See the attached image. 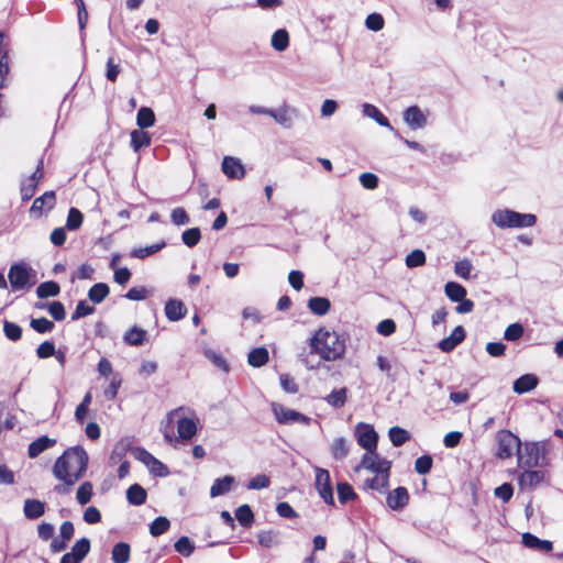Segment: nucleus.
<instances>
[{"mask_svg":"<svg viewBox=\"0 0 563 563\" xmlns=\"http://www.w3.org/2000/svg\"><path fill=\"white\" fill-rule=\"evenodd\" d=\"M88 461V454L82 446L68 448L56 459L52 470L53 475L65 486H73L85 475Z\"/></svg>","mask_w":563,"mask_h":563,"instance_id":"1","label":"nucleus"},{"mask_svg":"<svg viewBox=\"0 0 563 563\" xmlns=\"http://www.w3.org/2000/svg\"><path fill=\"white\" fill-rule=\"evenodd\" d=\"M311 353L324 361H336L345 353V341L335 331L320 328L309 340Z\"/></svg>","mask_w":563,"mask_h":563,"instance_id":"2","label":"nucleus"},{"mask_svg":"<svg viewBox=\"0 0 563 563\" xmlns=\"http://www.w3.org/2000/svg\"><path fill=\"white\" fill-rule=\"evenodd\" d=\"M492 222L499 229L530 228L537 223L533 213H520L511 209H497L492 213Z\"/></svg>","mask_w":563,"mask_h":563,"instance_id":"3","label":"nucleus"},{"mask_svg":"<svg viewBox=\"0 0 563 563\" xmlns=\"http://www.w3.org/2000/svg\"><path fill=\"white\" fill-rule=\"evenodd\" d=\"M545 442H526L521 443L518 450V466L521 468H532L548 464V448Z\"/></svg>","mask_w":563,"mask_h":563,"instance_id":"4","label":"nucleus"},{"mask_svg":"<svg viewBox=\"0 0 563 563\" xmlns=\"http://www.w3.org/2000/svg\"><path fill=\"white\" fill-rule=\"evenodd\" d=\"M8 278L13 291L31 288L36 284V272L26 263H14L10 266Z\"/></svg>","mask_w":563,"mask_h":563,"instance_id":"5","label":"nucleus"},{"mask_svg":"<svg viewBox=\"0 0 563 563\" xmlns=\"http://www.w3.org/2000/svg\"><path fill=\"white\" fill-rule=\"evenodd\" d=\"M497 452L496 456L500 460L511 457L515 453L518 456V450H520L521 441L509 430H500L497 435Z\"/></svg>","mask_w":563,"mask_h":563,"instance_id":"6","label":"nucleus"},{"mask_svg":"<svg viewBox=\"0 0 563 563\" xmlns=\"http://www.w3.org/2000/svg\"><path fill=\"white\" fill-rule=\"evenodd\" d=\"M361 468L368 470L376 474H390L391 462L380 457L378 453L375 451L366 452L362 459L360 464L355 467V471H360Z\"/></svg>","mask_w":563,"mask_h":563,"instance_id":"7","label":"nucleus"},{"mask_svg":"<svg viewBox=\"0 0 563 563\" xmlns=\"http://www.w3.org/2000/svg\"><path fill=\"white\" fill-rule=\"evenodd\" d=\"M355 438L361 448L366 452L375 451L378 443V434L374 427L364 422L355 426Z\"/></svg>","mask_w":563,"mask_h":563,"instance_id":"8","label":"nucleus"},{"mask_svg":"<svg viewBox=\"0 0 563 563\" xmlns=\"http://www.w3.org/2000/svg\"><path fill=\"white\" fill-rule=\"evenodd\" d=\"M134 456L142 462L154 476L165 477L169 474L168 467L145 449L135 448Z\"/></svg>","mask_w":563,"mask_h":563,"instance_id":"9","label":"nucleus"},{"mask_svg":"<svg viewBox=\"0 0 563 563\" xmlns=\"http://www.w3.org/2000/svg\"><path fill=\"white\" fill-rule=\"evenodd\" d=\"M273 413L276 420L282 424L301 423L309 424L311 419L303 413L289 409L280 404H273Z\"/></svg>","mask_w":563,"mask_h":563,"instance_id":"10","label":"nucleus"},{"mask_svg":"<svg viewBox=\"0 0 563 563\" xmlns=\"http://www.w3.org/2000/svg\"><path fill=\"white\" fill-rule=\"evenodd\" d=\"M316 488L325 504L334 505L330 473L327 470L316 467Z\"/></svg>","mask_w":563,"mask_h":563,"instance_id":"11","label":"nucleus"},{"mask_svg":"<svg viewBox=\"0 0 563 563\" xmlns=\"http://www.w3.org/2000/svg\"><path fill=\"white\" fill-rule=\"evenodd\" d=\"M404 121L411 130L423 129L427 125V115L418 106H410L404 111Z\"/></svg>","mask_w":563,"mask_h":563,"instance_id":"12","label":"nucleus"},{"mask_svg":"<svg viewBox=\"0 0 563 563\" xmlns=\"http://www.w3.org/2000/svg\"><path fill=\"white\" fill-rule=\"evenodd\" d=\"M222 172L231 179H241L244 177L245 169L240 159L225 156L221 165Z\"/></svg>","mask_w":563,"mask_h":563,"instance_id":"13","label":"nucleus"},{"mask_svg":"<svg viewBox=\"0 0 563 563\" xmlns=\"http://www.w3.org/2000/svg\"><path fill=\"white\" fill-rule=\"evenodd\" d=\"M464 339H465V330L462 325H457L454 328V330L452 331V333L449 336L442 339L439 342L438 347L442 352L449 353V352L453 351L461 342H463Z\"/></svg>","mask_w":563,"mask_h":563,"instance_id":"14","label":"nucleus"},{"mask_svg":"<svg viewBox=\"0 0 563 563\" xmlns=\"http://www.w3.org/2000/svg\"><path fill=\"white\" fill-rule=\"evenodd\" d=\"M271 117L283 128L291 129L294 126V119L297 117V110L289 107H283L277 110L273 109Z\"/></svg>","mask_w":563,"mask_h":563,"instance_id":"15","label":"nucleus"},{"mask_svg":"<svg viewBox=\"0 0 563 563\" xmlns=\"http://www.w3.org/2000/svg\"><path fill=\"white\" fill-rule=\"evenodd\" d=\"M409 500V494L407 488L399 486L388 494L386 501L389 508L393 510L402 509Z\"/></svg>","mask_w":563,"mask_h":563,"instance_id":"16","label":"nucleus"},{"mask_svg":"<svg viewBox=\"0 0 563 563\" xmlns=\"http://www.w3.org/2000/svg\"><path fill=\"white\" fill-rule=\"evenodd\" d=\"M522 544L528 549L538 550L540 552H551L553 544L549 540L539 539L537 536L526 532L521 537Z\"/></svg>","mask_w":563,"mask_h":563,"instance_id":"17","label":"nucleus"},{"mask_svg":"<svg viewBox=\"0 0 563 563\" xmlns=\"http://www.w3.org/2000/svg\"><path fill=\"white\" fill-rule=\"evenodd\" d=\"M56 439H52L47 435H42L29 444L27 454L31 459H35L47 449L53 448L56 444Z\"/></svg>","mask_w":563,"mask_h":563,"instance_id":"18","label":"nucleus"},{"mask_svg":"<svg viewBox=\"0 0 563 563\" xmlns=\"http://www.w3.org/2000/svg\"><path fill=\"white\" fill-rule=\"evenodd\" d=\"M186 307L179 299H168L165 303V316L169 321H179L186 314Z\"/></svg>","mask_w":563,"mask_h":563,"instance_id":"19","label":"nucleus"},{"mask_svg":"<svg viewBox=\"0 0 563 563\" xmlns=\"http://www.w3.org/2000/svg\"><path fill=\"white\" fill-rule=\"evenodd\" d=\"M539 379L533 374H525L514 382L512 389L516 394H526L538 386Z\"/></svg>","mask_w":563,"mask_h":563,"instance_id":"20","label":"nucleus"},{"mask_svg":"<svg viewBox=\"0 0 563 563\" xmlns=\"http://www.w3.org/2000/svg\"><path fill=\"white\" fill-rule=\"evenodd\" d=\"M542 478L543 474L541 472L528 468L519 475L518 484L523 490L532 489L542 481Z\"/></svg>","mask_w":563,"mask_h":563,"instance_id":"21","label":"nucleus"},{"mask_svg":"<svg viewBox=\"0 0 563 563\" xmlns=\"http://www.w3.org/2000/svg\"><path fill=\"white\" fill-rule=\"evenodd\" d=\"M23 514L26 519L34 520L45 514V503L38 499H25L23 506Z\"/></svg>","mask_w":563,"mask_h":563,"instance_id":"22","label":"nucleus"},{"mask_svg":"<svg viewBox=\"0 0 563 563\" xmlns=\"http://www.w3.org/2000/svg\"><path fill=\"white\" fill-rule=\"evenodd\" d=\"M234 481V477L231 475H225L221 478L214 479L210 488V496L214 498L229 493L232 489Z\"/></svg>","mask_w":563,"mask_h":563,"instance_id":"23","label":"nucleus"},{"mask_svg":"<svg viewBox=\"0 0 563 563\" xmlns=\"http://www.w3.org/2000/svg\"><path fill=\"white\" fill-rule=\"evenodd\" d=\"M197 430V423L194 419L181 418L177 421V432L183 440H190L196 435Z\"/></svg>","mask_w":563,"mask_h":563,"instance_id":"24","label":"nucleus"},{"mask_svg":"<svg viewBox=\"0 0 563 563\" xmlns=\"http://www.w3.org/2000/svg\"><path fill=\"white\" fill-rule=\"evenodd\" d=\"M55 205V192L45 191L42 196L34 199L30 211L32 213L42 214L43 208L46 206L47 209H52Z\"/></svg>","mask_w":563,"mask_h":563,"instance_id":"25","label":"nucleus"},{"mask_svg":"<svg viewBox=\"0 0 563 563\" xmlns=\"http://www.w3.org/2000/svg\"><path fill=\"white\" fill-rule=\"evenodd\" d=\"M362 112L365 117L371 118L377 122L380 126L394 130L388 119L379 111L377 107L371 103H363Z\"/></svg>","mask_w":563,"mask_h":563,"instance_id":"26","label":"nucleus"},{"mask_svg":"<svg viewBox=\"0 0 563 563\" xmlns=\"http://www.w3.org/2000/svg\"><path fill=\"white\" fill-rule=\"evenodd\" d=\"M146 498L147 493L140 484H133L126 489V500L133 506L145 504Z\"/></svg>","mask_w":563,"mask_h":563,"instance_id":"27","label":"nucleus"},{"mask_svg":"<svg viewBox=\"0 0 563 563\" xmlns=\"http://www.w3.org/2000/svg\"><path fill=\"white\" fill-rule=\"evenodd\" d=\"M269 360V354L266 347H255L250 351L247 355V363L252 367H261L265 365Z\"/></svg>","mask_w":563,"mask_h":563,"instance_id":"28","label":"nucleus"},{"mask_svg":"<svg viewBox=\"0 0 563 563\" xmlns=\"http://www.w3.org/2000/svg\"><path fill=\"white\" fill-rule=\"evenodd\" d=\"M331 302L325 297H311L308 300V308L316 316H324L329 312Z\"/></svg>","mask_w":563,"mask_h":563,"instance_id":"29","label":"nucleus"},{"mask_svg":"<svg viewBox=\"0 0 563 563\" xmlns=\"http://www.w3.org/2000/svg\"><path fill=\"white\" fill-rule=\"evenodd\" d=\"M444 292L453 302L461 301L467 294L466 288L456 282H448L444 286Z\"/></svg>","mask_w":563,"mask_h":563,"instance_id":"30","label":"nucleus"},{"mask_svg":"<svg viewBox=\"0 0 563 563\" xmlns=\"http://www.w3.org/2000/svg\"><path fill=\"white\" fill-rule=\"evenodd\" d=\"M350 452V445L345 438L340 437L336 438L331 444V454L334 460L342 461L344 460Z\"/></svg>","mask_w":563,"mask_h":563,"instance_id":"31","label":"nucleus"},{"mask_svg":"<svg viewBox=\"0 0 563 563\" xmlns=\"http://www.w3.org/2000/svg\"><path fill=\"white\" fill-rule=\"evenodd\" d=\"M110 292V288L106 283H97L88 290V298L93 303H101Z\"/></svg>","mask_w":563,"mask_h":563,"instance_id":"32","label":"nucleus"},{"mask_svg":"<svg viewBox=\"0 0 563 563\" xmlns=\"http://www.w3.org/2000/svg\"><path fill=\"white\" fill-rule=\"evenodd\" d=\"M272 47L277 52H284L289 45V34L285 29L275 31L271 38Z\"/></svg>","mask_w":563,"mask_h":563,"instance_id":"33","label":"nucleus"},{"mask_svg":"<svg viewBox=\"0 0 563 563\" xmlns=\"http://www.w3.org/2000/svg\"><path fill=\"white\" fill-rule=\"evenodd\" d=\"M155 114L154 111L148 107H141L136 114V124L140 129H147L154 125Z\"/></svg>","mask_w":563,"mask_h":563,"instance_id":"34","label":"nucleus"},{"mask_svg":"<svg viewBox=\"0 0 563 563\" xmlns=\"http://www.w3.org/2000/svg\"><path fill=\"white\" fill-rule=\"evenodd\" d=\"M60 292L59 285L54 280H48L40 284L36 288V295L38 298L44 299L48 297H56Z\"/></svg>","mask_w":563,"mask_h":563,"instance_id":"35","label":"nucleus"},{"mask_svg":"<svg viewBox=\"0 0 563 563\" xmlns=\"http://www.w3.org/2000/svg\"><path fill=\"white\" fill-rule=\"evenodd\" d=\"M151 144V135L141 130H134L131 132V146L137 152L142 147L148 146Z\"/></svg>","mask_w":563,"mask_h":563,"instance_id":"36","label":"nucleus"},{"mask_svg":"<svg viewBox=\"0 0 563 563\" xmlns=\"http://www.w3.org/2000/svg\"><path fill=\"white\" fill-rule=\"evenodd\" d=\"M146 331L139 328V327H132L129 329L124 334V341L133 346L142 345L145 341Z\"/></svg>","mask_w":563,"mask_h":563,"instance_id":"37","label":"nucleus"},{"mask_svg":"<svg viewBox=\"0 0 563 563\" xmlns=\"http://www.w3.org/2000/svg\"><path fill=\"white\" fill-rule=\"evenodd\" d=\"M388 479L389 475L387 474H376L375 477L366 479L364 486L379 493H385L388 487Z\"/></svg>","mask_w":563,"mask_h":563,"instance_id":"38","label":"nucleus"},{"mask_svg":"<svg viewBox=\"0 0 563 563\" xmlns=\"http://www.w3.org/2000/svg\"><path fill=\"white\" fill-rule=\"evenodd\" d=\"M388 437L396 448L404 445L410 439L409 432L400 427H391L388 430Z\"/></svg>","mask_w":563,"mask_h":563,"instance_id":"39","label":"nucleus"},{"mask_svg":"<svg viewBox=\"0 0 563 563\" xmlns=\"http://www.w3.org/2000/svg\"><path fill=\"white\" fill-rule=\"evenodd\" d=\"M235 518L242 527L249 528L254 521V514L251 507L244 504L236 508Z\"/></svg>","mask_w":563,"mask_h":563,"instance_id":"40","label":"nucleus"},{"mask_svg":"<svg viewBox=\"0 0 563 563\" xmlns=\"http://www.w3.org/2000/svg\"><path fill=\"white\" fill-rule=\"evenodd\" d=\"M130 559V545L125 542L114 544L112 549L113 563H128Z\"/></svg>","mask_w":563,"mask_h":563,"instance_id":"41","label":"nucleus"},{"mask_svg":"<svg viewBox=\"0 0 563 563\" xmlns=\"http://www.w3.org/2000/svg\"><path fill=\"white\" fill-rule=\"evenodd\" d=\"M90 540L84 537L74 543L70 553L74 556H76L79 561H82L90 552Z\"/></svg>","mask_w":563,"mask_h":563,"instance_id":"42","label":"nucleus"},{"mask_svg":"<svg viewBox=\"0 0 563 563\" xmlns=\"http://www.w3.org/2000/svg\"><path fill=\"white\" fill-rule=\"evenodd\" d=\"M347 397V389L342 387L340 389L332 390L325 398L327 402L334 407L340 408L343 407Z\"/></svg>","mask_w":563,"mask_h":563,"instance_id":"43","label":"nucleus"},{"mask_svg":"<svg viewBox=\"0 0 563 563\" xmlns=\"http://www.w3.org/2000/svg\"><path fill=\"white\" fill-rule=\"evenodd\" d=\"M165 245H166L165 241H161L159 243L152 244L150 246L134 249L131 253V256H133L135 258H145V257L153 255L156 252L161 251L162 249L165 247Z\"/></svg>","mask_w":563,"mask_h":563,"instance_id":"44","label":"nucleus"},{"mask_svg":"<svg viewBox=\"0 0 563 563\" xmlns=\"http://www.w3.org/2000/svg\"><path fill=\"white\" fill-rule=\"evenodd\" d=\"M84 221V216L81 211L77 208L71 207L68 211L66 228L69 231H75L80 228Z\"/></svg>","mask_w":563,"mask_h":563,"instance_id":"45","label":"nucleus"},{"mask_svg":"<svg viewBox=\"0 0 563 563\" xmlns=\"http://www.w3.org/2000/svg\"><path fill=\"white\" fill-rule=\"evenodd\" d=\"M170 527V522L166 517L159 516L155 518L150 525V533L153 537H158L165 533Z\"/></svg>","mask_w":563,"mask_h":563,"instance_id":"46","label":"nucleus"},{"mask_svg":"<svg viewBox=\"0 0 563 563\" xmlns=\"http://www.w3.org/2000/svg\"><path fill=\"white\" fill-rule=\"evenodd\" d=\"M338 498L341 504H346L350 500L356 498V494L354 493L352 486L346 483H339L336 486Z\"/></svg>","mask_w":563,"mask_h":563,"instance_id":"47","label":"nucleus"},{"mask_svg":"<svg viewBox=\"0 0 563 563\" xmlns=\"http://www.w3.org/2000/svg\"><path fill=\"white\" fill-rule=\"evenodd\" d=\"M201 239V232L199 228H190L183 232L181 241L188 247L196 246Z\"/></svg>","mask_w":563,"mask_h":563,"instance_id":"48","label":"nucleus"},{"mask_svg":"<svg viewBox=\"0 0 563 563\" xmlns=\"http://www.w3.org/2000/svg\"><path fill=\"white\" fill-rule=\"evenodd\" d=\"M30 327L37 333H47L54 329L55 324L53 321L42 317L32 318L30 321Z\"/></svg>","mask_w":563,"mask_h":563,"instance_id":"49","label":"nucleus"},{"mask_svg":"<svg viewBox=\"0 0 563 563\" xmlns=\"http://www.w3.org/2000/svg\"><path fill=\"white\" fill-rule=\"evenodd\" d=\"M3 332L5 338L13 342L19 341L22 336V328L8 320H4L3 322Z\"/></svg>","mask_w":563,"mask_h":563,"instance_id":"50","label":"nucleus"},{"mask_svg":"<svg viewBox=\"0 0 563 563\" xmlns=\"http://www.w3.org/2000/svg\"><path fill=\"white\" fill-rule=\"evenodd\" d=\"M405 262L409 268L422 266L426 263V254L422 250H413L406 256Z\"/></svg>","mask_w":563,"mask_h":563,"instance_id":"51","label":"nucleus"},{"mask_svg":"<svg viewBox=\"0 0 563 563\" xmlns=\"http://www.w3.org/2000/svg\"><path fill=\"white\" fill-rule=\"evenodd\" d=\"M472 269H473V264L467 258L457 261L454 264V273L456 276H459L462 279H470Z\"/></svg>","mask_w":563,"mask_h":563,"instance_id":"52","label":"nucleus"},{"mask_svg":"<svg viewBox=\"0 0 563 563\" xmlns=\"http://www.w3.org/2000/svg\"><path fill=\"white\" fill-rule=\"evenodd\" d=\"M175 551L184 556H189L192 554L195 550V544L191 542V540L188 537H180L175 542Z\"/></svg>","mask_w":563,"mask_h":563,"instance_id":"53","label":"nucleus"},{"mask_svg":"<svg viewBox=\"0 0 563 563\" xmlns=\"http://www.w3.org/2000/svg\"><path fill=\"white\" fill-rule=\"evenodd\" d=\"M433 465V459L431 455H422L418 457L415 462V471L420 475L428 474Z\"/></svg>","mask_w":563,"mask_h":563,"instance_id":"54","label":"nucleus"},{"mask_svg":"<svg viewBox=\"0 0 563 563\" xmlns=\"http://www.w3.org/2000/svg\"><path fill=\"white\" fill-rule=\"evenodd\" d=\"M92 496V484L84 482L77 489L76 498L80 505H86L90 501Z\"/></svg>","mask_w":563,"mask_h":563,"instance_id":"55","label":"nucleus"},{"mask_svg":"<svg viewBox=\"0 0 563 563\" xmlns=\"http://www.w3.org/2000/svg\"><path fill=\"white\" fill-rule=\"evenodd\" d=\"M384 24V18L382 16V14L376 12L368 14L365 20L366 27L374 32L383 30Z\"/></svg>","mask_w":563,"mask_h":563,"instance_id":"56","label":"nucleus"},{"mask_svg":"<svg viewBox=\"0 0 563 563\" xmlns=\"http://www.w3.org/2000/svg\"><path fill=\"white\" fill-rule=\"evenodd\" d=\"M37 186L38 185L27 180L26 178L22 179L20 185V194L22 201L30 200L35 195Z\"/></svg>","mask_w":563,"mask_h":563,"instance_id":"57","label":"nucleus"},{"mask_svg":"<svg viewBox=\"0 0 563 563\" xmlns=\"http://www.w3.org/2000/svg\"><path fill=\"white\" fill-rule=\"evenodd\" d=\"M47 311L56 321H62L66 317L65 307L60 301H52L47 303Z\"/></svg>","mask_w":563,"mask_h":563,"instance_id":"58","label":"nucleus"},{"mask_svg":"<svg viewBox=\"0 0 563 563\" xmlns=\"http://www.w3.org/2000/svg\"><path fill=\"white\" fill-rule=\"evenodd\" d=\"M93 312H95V307L89 306L85 300H80L77 303L76 309L71 314V320L73 321L79 320L80 318L92 314Z\"/></svg>","mask_w":563,"mask_h":563,"instance_id":"59","label":"nucleus"},{"mask_svg":"<svg viewBox=\"0 0 563 563\" xmlns=\"http://www.w3.org/2000/svg\"><path fill=\"white\" fill-rule=\"evenodd\" d=\"M205 355L217 367H219L220 369H222L225 373L229 372V365H228L227 361L224 360V357L221 354L217 353L213 350H206L205 351Z\"/></svg>","mask_w":563,"mask_h":563,"instance_id":"60","label":"nucleus"},{"mask_svg":"<svg viewBox=\"0 0 563 563\" xmlns=\"http://www.w3.org/2000/svg\"><path fill=\"white\" fill-rule=\"evenodd\" d=\"M523 335V327L520 323H511L509 324L504 333V338L507 341H517Z\"/></svg>","mask_w":563,"mask_h":563,"instance_id":"61","label":"nucleus"},{"mask_svg":"<svg viewBox=\"0 0 563 563\" xmlns=\"http://www.w3.org/2000/svg\"><path fill=\"white\" fill-rule=\"evenodd\" d=\"M271 484L269 477L265 474H260L251 478L246 485L247 489H264Z\"/></svg>","mask_w":563,"mask_h":563,"instance_id":"62","label":"nucleus"},{"mask_svg":"<svg viewBox=\"0 0 563 563\" xmlns=\"http://www.w3.org/2000/svg\"><path fill=\"white\" fill-rule=\"evenodd\" d=\"M152 294V290L147 289L146 287H132L129 289V291L124 295V297L129 300H144L148 297V295Z\"/></svg>","mask_w":563,"mask_h":563,"instance_id":"63","label":"nucleus"},{"mask_svg":"<svg viewBox=\"0 0 563 563\" xmlns=\"http://www.w3.org/2000/svg\"><path fill=\"white\" fill-rule=\"evenodd\" d=\"M494 494L504 503H508L514 495V487L510 483H504L495 488Z\"/></svg>","mask_w":563,"mask_h":563,"instance_id":"64","label":"nucleus"}]
</instances>
